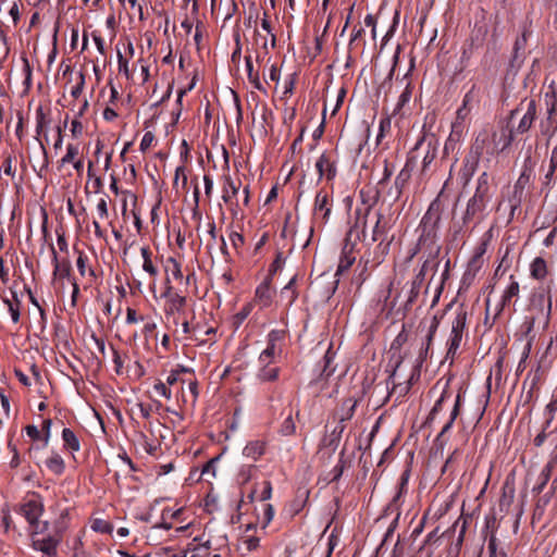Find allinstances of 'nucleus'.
<instances>
[{
    "mask_svg": "<svg viewBox=\"0 0 557 557\" xmlns=\"http://www.w3.org/2000/svg\"><path fill=\"white\" fill-rule=\"evenodd\" d=\"M392 128L391 117L386 116L380 120L379 133L376 136V144L380 145L386 133H389Z\"/></svg>",
    "mask_w": 557,
    "mask_h": 557,
    "instance_id": "864d4df0",
    "label": "nucleus"
},
{
    "mask_svg": "<svg viewBox=\"0 0 557 557\" xmlns=\"http://www.w3.org/2000/svg\"><path fill=\"white\" fill-rule=\"evenodd\" d=\"M240 188V182H235L231 175H223L222 200L225 203H232L234 197L237 196Z\"/></svg>",
    "mask_w": 557,
    "mask_h": 557,
    "instance_id": "c756f323",
    "label": "nucleus"
},
{
    "mask_svg": "<svg viewBox=\"0 0 557 557\" xmlns=\"http://www.w3.org/2000/svg\"><path fill=\"white\" fill-rule=\"evenodd\" d=\"M389 223L386 216L382 212H376V221L372 228L370 242L367 245L379 242L376 249L381 251V258H376V263L383 261V257L387 253L391 240L385 243L386 234L389 230Z\"/></svg>",
    "mask_w": 557,
    "mask_h": 557,
    "instance_id": "6e6552de",
    "label": "nucleus"
},
{
    "mask_svg": "<svg viewBox=\"0 0 557 557\" xmlns=\"http://www.w3.org/2000/svg\"><path fill=\"white\" fill-rule=\"evenodd\" d=\"M547 275V262L542 257H535L530 263V276L536 281H544Z\"/></svg>",
    "mask_w": 557,
    "mask_h": 557,
    "instance_id": "473e14b6",
    "label": "nucleus"
},
{
    "mask_svg": "<svg viewBox=\"0 0 557 557\" xmlns=\"http://www.w3.org/2000/svg\"><path fill=\"white\" fill-rule=\"evenodd\" d=\"M449 398V393L445 389L441 394L440 398L435 401L430 414L429 419H434V417L443 409L444 401Z\"/></svg>",
    "mask_w": 557,
    "mask_h": 557,
    "instance_id": "bf43d9fd",
    "label": "nucleus"
},
{
    "mask_svg": "<svg viewBox=\"0 0 557 557\" xmlns=\"http://www.w3.org/2000/svg\"><path fill=\"white\" fill-rule=\"evenodd\" d=\"M260 45V48H255L253 46L250 48V53L255 54V60L257 63H261L264 57L269 53L268 39L264 36H261L259 32H255V44Z\"/></svg>",
    "mask_w": 557,
    "mask_h": 557,
    "instance_id": "c9c22d12",
    "label": "nucleus"
},
{
    "mask_svg": "<svg viewBox=\"0 0 557 557\" xmlns=\"http://www.w3.org/2000/svg\"><path fill=\"white\" fill-rule=\"evenodd\" d=\"M253 470H255L253 466L242 467L238 472V480L242 483H247L250 480Z\"/></svg>",
    "mask_w": 557,
    "mask_h": 557,
    "instance_id": "338daca9",
    "label": "nucleus"
},
{
    "mask_svg": "<svg viewBox=\"0 0 557 557\" xmlns=\"http://www.w3.org/2000/svg\"><path fill=\"white\" fill-rule=\"evenodd\" d=\"M278 433L283 436H292L296 433V424L293 418V412L290 411L287 417L282 422Z\"/></svg>",
    "mask_w": 557,
    "mask_h": 557,
    "instance_id": "49530a36",
    "label": "nucleus"
},
{
    "mask_svg": "<svg viewBox=\"0 0 557 557\" xmlns=\"http://www.w3.org/2000/svg\"><path fill=\"white\" fill-rule=\"evenodd\" d=\"M355 247V242H347L343 249V256L339 260V264L337 268V273L348 270L356 260V257L352 255V250Z\"/></svg>",
    "mask_w": 557,
    "mask_h": 557,
    "instance_id": "e433bc0d",
    "label": "nucleus"
},
{
    "mask_svg": "<svg viewBox=\"0 0 557 557\" xmlns=\"http://www.w3.org/2000/svg\"><path fill=\"white\" fill-rule=\"evenodd\" d=\"M296 281L297 275H294L289 282L281 289L280 299L287 307H290L298 297V292L296 289Z\"/></svg>",
    "mask_w": 557,
    "mask_h": 557,
    "instance_id": "72a5a7b5",
    "label": "nucleus"
},
{
    "mask_svg": "<svg viewBox=\"0 0 557 557\" xmlns=\"http://www.w3.org/2000/svg\"><path fill=\"white\" fill-rule=\"evenodd\" d=\"M32 537V546L47 557H55L58 554V546L63 539V528L55 527L49 531V522L37 524L34 529L29 530Z\"/></svg>",
    "mask_w": 557,
    "mask_h": 557,
    "instance_id": "7ed1b4c3",
    "label": "nucleus"
},
{
    "mask_svg": "<svg viewBox=\"0 0 557 557\" xmlns=\"http://www.w3.org/2000/svg\"><path fill=\"white\" fill-rule=\"evenodd\" d=\"M539 127L541 135L546 138V145L548 146L550 139L557 132V119L545 117L541 120Z\"/></svg>",
    "mask_w": 557,
    "mask_h": 557,
    "instance_id": "58836bf2",
    "label": "nucleus"
},
{
    "mask_svg": "<svg viewBox=\"0 0 557 557\" xmlns=\"http://www.w3.org/2000/svg\"><path fill=\"white\" fill-rule=\"evenodd\" d=\"M490 202L482 197L473 195L469 198L462 215V223L467 225L473 221L481 222L487 216Z\"/></svg>",
    "mask_w": 557,
    "mask_h": 557,
    "instance_id": "9d476101",
    "label": "nucleus"
},
{
    "mask_svg": "<svg viewBox=\"0 0 557 557\" xmlns=\"http://www.w3.org/2000/svg\"><path fill=\"white\" fill-rule=\"evenodd\" d=\"M140 255L143 257V270L156 280L159 274L158 268L152 260V251L148 246L140 248Z\"/></svg>",
    "mask_w": 557,
    "mask_h": 557,
    "instance_id": "f704fd0d",
    "label": "nucleus"
},
{
    "mask_svg": "<svg viewBox=\"0 0 557 557\" xmlns=\"http://www.w3.org/2000/svg\"><path fill=\"white\" fill-rule=\"evenodd\" d=\"M510 283L505 288L500 302L497 306L496 315L500 314V312L504 310V308L510 302V300L515 297L519 296L520 293V285L519 282L515 278L513 275H510Z\"/></svg>",
    "mask_w": 557,
    "mask_h": 557,
    "instance_id": "bb28decb",
    "label": "nucleus"
},
{
    "mask_svg": "<svg viewBox=\"0 0 557 557\" xmlns=\"http://www.w3.org/2000/svg\"><path fill=\"white\" fill-rule=\"evenodd\" d=\"M359 196L361 198L362 206L357 207L355 210V222L346 235L347 242H367L368 216L372 210L373 203H368L363 190H360Z\"/></svg>",
    "mask_w": 557,
    "mask_h": 557,
    "instance_id": "20e7f679",
    "label": "nucleus"
},
{
    "mask_svg": "<svg viewBox=\"0 0 557 557\" xmlns=\"http://www.w3.org/2000/svg\"><path fill=\"white\" fill-rule=\"evenodd\" d=\"M420 232L417 245L409 259H412L418 252L422 251L429 257H438L441 246L437 244V231L418 230Z\"/></svg>",
    "mask_w": 557,
    "mask_h": 557,
    "instance_id": "1a4fd4ad",
    "label": "nucleus"
},
{
    "mask_svg": "<svg viewBox=\"0 0 557 557\" xmlns=\"http://www.w3.org/2000/svg\"><path fill=\"white\" fill-rule=\"evenodd\" d=\"M411 95H412V88H411L410 84H408L398 98V101H397V104L395 108V113H398L401 110V108L410 101Z\"/></svg>",
    "mask_w": 557,
    "mask_h": 557,
    "instance_id": "5fc2aeb1",
    "label": "nucleus"
},
{
    "mask_svg": "<svg viewBox=\"0 0 557 557\" xmlns=\"http://www.w3.org/2000/svg\"><path fill=\"white\" fill-rule=\"evenodd\" d=\"M166 299L165 304V313L166 314H175L182 313L186 307L187 299L185 296L181 295L178 292H175L172 285L165 286V289L162 295Z\"/></svg>",
    "mask_w": 557,
    "mask_h": 557,
    "instance_id": "2eb2a0df",
    "label": "nucleus"
},
{
    "mask_svg": "<svg viewBox=\"0 0 557 557\" xmlns=\"http://www.w3.org/2000/svg\"><path fill=\"white\" fill-rule=\"evenodd\" d=\"M537 299L542 305L541 313L544 315V324L547 325L552 313V296L546 298L544 294H540Z\"/></svg>",
    "mask_w": 557,
    "mask_h": 557,
    "instance_id": "de8ad7c7",
    "label": "nucleus"
},
{
    "mask_svg": "<svg viewBox=\"0 0 557 557\" xmlns=\"http://www.w3.org/2000/svg\"><path fill=\"white\" fill-rule=\"evenodd\" d=\"M550 90L545 92L546 117L556 119L557 114V90L549 86Z\"/></svg>",
    "mask_w": 557,
    "mask_h": 557,
    "instance_id": "a19ab883",
    "label": "nucleus"
},
{
    "mask_svg": "<svg viewBox=\"0 0 557 557\" xmlns=\"http://www.w3.org/2000/svg\"><path fill=\"white\" fill-rule=\"evenodd\" d=\"M25 431L32 441H42V433L36 425H26Z\"/></svg>",
    "mask_w": 557,
    "mask_h": 557,
    "instance_id": "0e129e2a",
    "label": "nucleus"
},
{
    "mask_svg": "<svg viewBox=\"0 0 557 557\" xmlns=\"http://www.w3.org/2000/svg\"><path fill=\"white\" fill-rule=\"evenodd\" d=\"M2 301L8 308L12 322L14 324H17L21 319V309L17 307L16 304L10 302L9 297L7 296H2Z\"/></svg>",
    "mask_w": 557,
    "mask_h": 557,
    "instance_id": "603ef678",
    "label": "nucleus"
},
{
    "mask_svg": "<svg viewBox=\"0 0 557 557\" xmlns=\"http://www.w3.org/2000/svg\"><path fill=\"white\" fill-rule=\"evenodd\" d=\"M63 448L71 453H76L81 449V442L73 430L64 428L62 431Z\"/></svg>",
    "mask_w": 557,
    "mask_h": 557,
    "instance_id": "4c0bfd02",
    "label": "nucleus"
},
{
    "mask_svg": "<svg viewBox=\"0 0 557 557\" xmlns=\"http://www.w3.org/2000/svg\"><path fill=\"white\" fill-rule=\"evenodd\" d=\"M357 399L355 398H346L339 409L334 413L333 419L335 422L346 424L355 414L356 407H357Z\"/></svg>",
    "mask_w": 557,
    "mask_h": 557,
    "instance_id": "5701e85b",
    "label": "nucleus"
},
{
    "mask_svg": "<svg viewBox=\"0 0 557 557\" xmlns=\"http://www.w3.org/2000/svg\"><path fill=\"white\" fill-rule=\"evenodd\" d=\"M267 443L261 440L250 441L243 449V455L257 461L265 453Z\"/></svg>",
    "mask_w": 557,
    "mask_h": 557,
    "instance_id": "2f4dec72",
    "label": "nucleus"
},
{
    "mask_svg": "<svg viewBox=\"0 0 557 557\" xmlns=\"http://www.w3.org/2000/svg\"><path fill=\"white\" fill-rule=\"evenodd\" d=\"M91 529L96 532L110 534L113 531V525L106 520L97 519L94 521Z\"/></svg>",
    "mask_w": 557,
    "mask_h": 557,
    "instance_id": "6e6d98bb",
    "label": "nucleus"
},
{
    "mask_svg": "<svg viewBox=\"0 0 557 557\" xmlns=\"http://www.w3.org/2000/svg\"><path fill=\"white\" fill-rule=\"evenodd\" d=\"M421 287H422V284H417L416 280L411 281V286H410V289L408 293L407 304H413L417 300V298L420 294Z\"/></svg>",
    "mask_w": 557,
    "mask_h": 557,
    "instance_id": "e2e57ef3",
    "label": "nucleus"
},
{
    "mask_svg": "<svg viewBox=\"0 0 557 557\" xmlns=\"http://www.w3.org/2000/svg\"><path fill=\"white\" fill-rule=\"evenodd\" d=\"M280 369L274 366L260 367L258 379L262 382L275 381L278 376Z\"/></svg>",
    "mask_w": 557,
    "mask_h": 557,
    "instance_id": "a18cd8bd",
    "label": "nucleus"
},
{
    "mask_svg": "<svg viewBox=\"0 0 557 557\" xmlns=\"http://www.w3.org/2000/svg\"><path fill=\"white\" fill-rule=\"evenodd\" d=\"M492 176L487 171H483L475 181L474 194L491 202L493 197Z\"/></svg>",
    "mask_w": 557,
    "mask_h": 557,
    "instance_id": "aec40b11",
    "label": "nucleus"
},
{
    "mask_svg": "<svg viewBox=\"0 0 557 557\" xmlns=\"http://www.w3.org/2000/svg\"><path fill=\"white\" fill-rule=\"evenodd\" d=\"M50 250H51V256H52L53 280L59 282V281H62L63 278H67L72 283V280L74 277H72L71 261L66 258L59 259L57 250L52 244L50 245Z\"/></svg>",
    "mask_w": 557,
    "mask_h": 557,
    "instance_id": "dca6fc26",
    "label": "nucleus"
},
{
    "mask_svg": "<svg viewBox=\"0 0 557 557\" xmlns=\"http://www.w3.org/2000/svg\"><path fill=\"white\" fill-rule=\"evenodd\" d=\"M483 154L492 157L498 154V152L488 139V134L485 131L480 129L476 133L468 153L463 158L462 165L459 170V178L461 180L463 186L468 185L472 180Z\"/></svg>",
    "mask_w": 557,
    "mask_h": 557,
    "instance_id": "f257e3e1",
    "label": "nucleus"
},
{
    "mask_svg": "<svg viewBox=\"0 0 557 557\" xmlns=\"http://www.w3.org/2000/svg\"><path fill=\"white\" fill-rule=\"evenodd\" d=\"M405 358H406V355H400V354L398 355L397 360L395 362V367H394L392 373L389 374L388 381H387V385L389 383L393 384V388H392L391 394L397 393L398 397H404L405 395H407V393L410 389V382H407L405 384H400V383L396 384L395 383L396 372L399 369V367L403 363Z\"/></svg>",
    "mask_w": 557,
    "mask_h": 557,
    "instance_id": "c85d7f7f",
    "label": "nucleus"
},
{
    "mask_svg": "<svg viewBox=\"0 0 557 557\" xmlns=\"http://www.w3.org/2000/svg\"><path fill=\"white\" fill-rule=\"evenodd\" d=\"M253 55L250 53V48H247V54L245 57V65L249 83L258 90L263 91V85L260 81L259 71L255 70L252 64Z\"/></svg>",
    "mask_w": 557,
    "mask_h": 557,
    "instance_id": "7c9ffc66",
    "label": "nucleus"
},
{
    "mask_svg": "<svg viewBox=\"0 0 557 557\" xmlns=\"http://www.w3.org/2000/svg\"><path fill=\"white\" fill-rule=\"evenodd\" d=\"M87 263H88V257L83 251H79L78 256H77V260H76V267H77L79 274L82 276H85L86 273L88 272V274L90 276H95V271L92 269H88Z\"/></svg>",
    "mask_w": 557,
    "mask_h": 557,
    "instance_id": "09e8293b",
    "label": "nucleus"
},
{
    "mask_svg": "<svg viewBox=\"0 0 557 557\" xmlns=\"http://www.w3.org/2000/svg\"><path fill=\"white\" fill-rule=\"evenodd\" d=\"M466 131V125H461L459 122H453L451 129L448 138L444 145V153H448L450 150L454 151L457 145L462 140Z\"/></svg>",
    "mask_w": 557,
    "mask_h": 557,
    "instance_id": "a878e982",
    "label": "nucleus"
},
{
    "mask_svg": "<svg viewBox=\"0 0 557 557\" xmlns=\"http://www.w3.org/2000/svg\"><path fill=\"white\" fill-rule=\"evenodd\" d=\"M533 177V165L531 162V158L529 157L523 164L522 171L516 181L512 193L508 198V206L510 210L509 221L512 220L516 210L521 206V202L524 197V190L529 186L531 180Z\"/></svg>",
    "mask_w": 557,
    "mask_h": 557,
    "instance_id": "39448f33",
    "label": "nucleus"
},
{
    "mask_svg": "<svg viewBox=\"0 0 557 557\" xmlns=\"http://www.w3.org/2000/svg\"><path fill=\"white\" fill-rule=\"evenodd\" d=\"M482 129L488 134V139L498 153L508 148L513 140V131L507 127L496 129L493 126L485 125Z\"/></svg>",
    "mask_w": 557,
    "mask_h": 557,
    "instance_id": "4468645a",
    "label": "nucleus"
},
{
    "mask_svg": "<svg viewBox=\"0 0 557 557\" xmlns=\"http://www.w3.org/2000/svg\"><path fill=\"white\" fill-rule=\"evenodd\" d=\"M407 483H408V474L405 472V473H403V475L400 478L398 492L396 493V495L393 497V499L389 502V504L387 505V507L385 509L386 515H393V513L395 515V519H394L395 522L399 519V516H400V498L407 488Z\"/></svg>",
    "mask_w": 557,
    "mask_h": 557,
    "instance_id": "412c9836",
    "label": "nucleus"
},
{
    "mask_svg": "<svg viewBox=\"0 0 557 557\" xmlns=\"http://www.w3.org/2000/svg\"><path fill=\"white\" fill-rule=\"evenodd\" d=\"M440 141L432 133H422L409 151L407 161L414 169L419 160H421L420 175L426 176L435 169V160L437 158Z\"/></svg>",
    "mask_w": 557,
    "mask_h": 557,
    "instance_id": "f03ea898",
    "label": "nucleus"
},
{
    "mask_svg": "<svg viewBox=\"0 0 557 557\" xmlns=\"http://www.w3.org/2000/svg\"><path fill=\"white\" fill-rule=\"evenodd\" d=\"M443 205L436 197L422 216L418 230L437 231L442 219Z\"/></svg>",
    "mask_w": 557,
    "mask_h": 557,
    "instance_id": "f8f14e48",
    "label": "nucleus"
},
{
    "mask_svg": "<svg viewBox=\"0 0 557 557\" xmlns=\"http://www.w3.org/2000/svg\"><path fill=\"white\" fill-rule=\"evenodd\" d=\"M51 426L52 420L45 419L41 423V433H42V446L47 447L51 437Z\"/></svg>",
    "mask_w": 557,
    "mask_h": 557,
    "instance_id": "13d9d810",
    "label": "nucleus"
},
{
    "mask_svg": "<svg viewBox=\"0 0 557 557\" xmlns=\"http://www.w3.org/2000/svg\"><path fill=\"white\" fill-rule=\"evenodd\" d=\"M345 429L346 424L336 422V425L332 429V431L322 438L321 446L330 449L331 454L335 453L341 443Z\"/></svg>",
    "mask_w": 557,
    "mask_h": 557,
    "instance_id": "4be33fe9",
    "label": "nucleus"
},
{
    "mask_svg": "<svg viewBox=\"0 0 557 557\" xmlns=\"http://www.w3.org/2000/svg\"><path fill=\"white\" fill-rule=\"evenodd\" d=\"M272 278L268 275L262 283L258 285L255 293V301L261 307L267 308L272 304L273 289L271 287Z\"/></svg>",
    "mask_w": 557,
    "mask_h": 557,
    "instance_id": "a211bd4d",
    "label": "nucleus"
},
{
    "mask_svg": "<svg viewBox=\"0 0 557 557\" xmlns=\"http://www.w3.org/2000/svg\"><path fill=\"white\" fill-rule=\"evenodd\" d=\"M164 271L166 274L165 278V286L171 285L170 284V276H172L174 280L180 282H185V285L188 286L190 284V281L195 278V273L190 272L186 275L184 278L183 271H182V264L173 257H169L165 261Z\"/></svg>",
    "mask_w": 557,
    "mask_h": 557,
    "instance_id": "f3484780",
    "label": "nucleus"
},
{
    "mask_svg": "<svg viewBox=\"0 0 557 557\" xmlns=\"http://www.w3.org/2000/svg\"><path fill=\"white\" fill-rule=\"evenodd\" d=\"M46 467L55 475H61L65 471V462L63 458L57 453H53L46 460Z\"/></svg>",
    "mask_w": 557,
    "mask_h": 557,
    "instance_id": "37998d69",
    "label": "nucleus"
},
{
    "mask_svg": "<svg viewBox=\"0 0 557 557\" xmlns=\"http://www.w3.org/2000/svg\"><path fill=\"white\" fill-rule=\"evenodd\" d=\"M232 246L237 250L244 245V236L238 232H231L228 235Z\"/></svg>",
    "mask_w": 557,
    "mask_h": 557,
    "instance_id": "774afa93",
    "label": "nucleus"
},
{
    "mask_svg": "<svg viewBox=\"0 0 557 557\" xmlns=\"http://www.w3.org/2000/svg\"><path fill=\"white\" fill-rule=\"evenodd\" d=\"M408 339L409 334L407 333L405 325H403V330L397 334L391 344V350L400 351L401 347L408 342Z\"/></svg>",
    "mask_w": 557,
    "mask_h": 557,
    "instance_id": "3c124183",
    "label": "nucleus"
},
{
    "mask_svg": "<svg viewBox=\"0 0 557 557\" xmlns=\"http://www.w3.org/2000/svg\"><path fill=\"white\" fill-rule=\"evenodd\" d=\"M524 110L523 115L521 116L518 125L512 129L516 134H524L527 133L533 122L536 119V102L534 99L524 100L520 103V106L512 110L510 113V119L512 120L516 114L520 111Z\"/></svg>",
    "mask_w": 557,
    "mask_h": 557,
    "instance_id": "9b49d317",
    "label": "nucleus"
},
{
    "mask_svg": "<svg viewBox=\"0 0 557 557\" xmlns=\"http://www.w3.org/2000/svg\"><path fill=\"white\" fill-rule=\"evenodd\" d=\"M545 409L548 414V418L546 419L545 423L546 426H549L554 420V414L557 411V397H555V394H553L552 400L547 404Z\"/></svg>",
    "mask_w": 557,
    "mask_h": 557,
    "instance_id": "052dcab7",
    "label": "nucleus"
},
{
    "mask_svg": "<svg viewBox=\"0 0 557 557\" xmlns=\"http://www.w3.org/2000/svg\"><path fill=\"white\" fill-rule=\"evenodd\" d=\"M44 510L42 497L35 492L28 494L20 507V512L28 522L29 530L34 529L37 524L44 523V521L39 520Z\"/></svg>",
    "mask_w": 557,
    "mask_h": 557,
    "instance_id": "0eeeda50",
    "label": "nucleus"
},
{
    "mask_svg": "<svg viewBox=\"0 0 557 557\" xmlns=\"http://www.w3.org/2000/svg\"><path fill=\"white\" fill-rule=\"evenodd\" d=\"M284 337V332L283 331H280V330H272L269 334H268V345H267V348L264 349V351L273 355L274 357L276 356V354H278L281 351V349L278 348L277 346V343L280 341H282Z\"/></svg>",
    "mask_w": 557,
    "mask_h": 557,
    "instance_id": "79ce46f5",
    "label": "nucleus"
},
{
    "mask_svg": "<svg viewBox=\"0 0 557 557\" xmlns=\"http://www.w3.org/2000/svg\"><path fill=\"white\" fill-rule=\"evenodd\" d=\"M49 119L45 114L41 107L36 110V133L40 134V132L49 124Z\"/></svg>",
    "mask_w": 557,
    "mask_h": 557,
    "instance_id": "4d7b16f0",
    "label": "nucleus"
},
{
    "mask_svg": "<svg viewBox=\"0 0 557 557\" xmlns=\"http://www.w3.org/2000/svg\"><path fill=\"white\" fill-rule=\"evenodd\" d=\"M482 129L488 134V139L498 153L508 148L513 140V131L507 127L496 129L493 126L485 125Z\"/></svg>",
    "mask_w": 557,
    "mask_h": 557,
    "instance_id": "ddd939ff",
    "label": "nucleus"
},
{
    "mask_svg": "<svg viewBox=\"0 0 557 557\" xmlns=\"http://www.w3.org/2000/svg\"><path fill=\"white\" fill-rule=\"evenodd\" d=\"M117 64L120 73H123L127 78L129 77L128 60L125 59L120 50H117Z\"/></svg>",
    "mask_w": 557,
    "mask_h": 557,
    "instance_id": "69168bd1",
    "label": "nucleus"
},
{
    "mask_svg": "<svg viewBox=\"0 0 557 557\" xmlns=\"http://www.w3.org/2000/svg\"><path fill=\"white\" fill-rule=\"evenodd\" d=\"M412 171H413V168L411 166V163H409L406 160L404 168L397 174L395 182H394L396 199H398L403 195L404 190L408 186V184L411 180Z\"/></svg>",
    "mask_w": 557,
    "mask_h": 557,
    "instance_id": "393cba45",
    "label": "nucleus"
},
{
    "mask_svg": "<svg viewBox=\"0 0 557 557\" xmlns=\"http://www.w3.org/2000/svg\"><path fill=\"white\" fill-rule=\"evenodd\" d=\"M460 405H461V395L458 394L456 397V400H455L454 408L450 412L449 420L446 422V424L443 426L442 431L440 432V434L436 437L437 442L442 441L444 438L445 434L451 430L456 418L459 416Z\"/></svg>",
    "mask_w": 557,
    "mask_h": 557,
    "instance_id": "ea45409f",
    "label": "nucleus"
},
{
    "mask_svg": "<svg viewBox=\"0 0 557 557\" xmlns=\"http://www.w3.org/2000/svg\"><path fill=\"white\" fill-rule=\"evenodd\" d=\"M315 168L319 172L320 178L325 177L327 181H332L336 176V164L326 153H322L320 156L317 160Z\"/></svg>",
    "mask_w": 557,
    "mask_h": 557,
    "instance_id": "b1692460",
    "label": "nucleus"
},
{
    "mask_svg": "<svg viewBox=\"0 0 557 557\" xmlns=\"http://www.w3.org/2000/svg\"><path fill=\"white\" fill-rule=\"evenodd\" d=\"M438 324H440V322H438L437 318L433 317L431 324L428 329L426 335L424 337V342L422 343L420 351H419L418 366H420L425 360V358L428 356V351L432 344V341H433L435 333L438 329Z\"/></svg>",
    "mask_w": 557,
    "mask_h": 557,
    "instance_id": "cd10ccee",
    "label": "nucleus"
},
{
    "mask_svg": "<svg viewBox=\"0 0 557 557\" xmlns=\"http://www.w3.org/2000/svg\"><path fill=\"white\" fill-rule=\"evenodd\" d=\"M425 256H426V258L423 261L420 271H422L424 273H428L429 270H435L436 271V269L438 267V263H440L437 261L438 257H429V255H425Z\"/></svg>",
    "mask_w": 557,
    "mask_h": 557,
    "instance_id": "680f3d73",
    "label": "nucleus"
},
{
    "mask_svg": "<svg viewBox=\"0 0 557 557\" xmlns=\"http://www.w3.org/2000/svg\"><path fill=\"white\" fill-rule=\"evenodd\" d=\"M468 312L463 305H460L455 312V318L451 321V331L447 339V354L446 358L454 360L457 351L461 345L463 332L467 325Z\"/></svg>",
    "mask_w": 557,
    "mask_h": 557,
    "instance_id": "423d86ee",
    "label": "nucleus"
},
{
    "mask_svg": "<svg viewBox=\"0 0 557 557\" xmlns=\"http://www.w3.org/2000/svg\"><path fill=\"white\" fill-rule=\"evenodd\" d=\"M553 470L554 468H552V463H546L543 467L541 473L539 474L537 483L533 486L532 491L534 493L540 494L543 492V490L545 488L550 479Z\"/></svg>",
    "mask_w": 557,
    "mask_h": 557,
    "instance_id": "c03bdc74",
    "label": "nucleus"
},
{
    "mask_svg": "<svg viewBox=\"0 0 557 557\" xmlns=\"http://www.w3.org/2000/svg\"><path fill=\"white\" fill-rule=\"evenodd\" d=\"M332 212L331 198L324 190L317 193L313 205V213L315 215L321 214L322 221L326 223Z\"/></svg>",
    "mask_w": 557,
    "mask_h": 557,
    "instance_id": "6ab92c4d",
    "label": "nucleus"
},
{
    "mask_svg": "<svg viewBox=\"0 0 557 557\" xmlns=\"http://www.w3.org/2000/svg\"><path fill=\"white\" fill-rule=\"evenodd\" d=\"M78 152L79 151H78V146L77 145L69 144L66 146V153L59 161V168H62L63 165H65L67 163H72L73 161H75V158L77 157Z\"/></svg>",
    "mask_w": 557,
    "mask_h": 557,
    "instance_id": "8fccbe9b",
    "label": "nucleus"
}]
</instances>
